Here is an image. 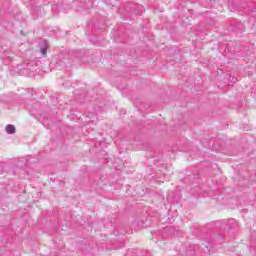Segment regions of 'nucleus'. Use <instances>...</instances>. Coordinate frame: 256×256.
I'll return each instance as SVG.
<instances>
[{
	"label": "nucleus",
	"mask_w": 256,
	"mask_h": 256,
	"mask_svg": "<svg viewBox=\"0 0 256 256\" xmlns=\"http://www.w3.org/2000/svg\"><path fill=\"white\" fill-rule=\"evenodd\" d=\"M16 129L14 125H7L6 126V132L9 133V135H13V133H15Z\"/></svg>",
	"instance_id": "obj_1"
},
{
	"label": "nucleus",
	"mask_w": 256,
	"mask_h": 256,
	"mask_svg": "<svg viewBox=\"0 0 256 256\" xmlns=\"http://www.w3.org/2000/svg\"><path fill=\"white\" fill-rule=\"evenodd\" d=\"M47 49H49V45H47V41H44V47L40 50V53H42L44 57L47 55Z\"/></svg>",
	"instance_id": "obj_2"
}]
</instances>
